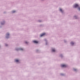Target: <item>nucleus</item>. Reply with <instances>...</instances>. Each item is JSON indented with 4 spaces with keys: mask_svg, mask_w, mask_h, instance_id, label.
Wrapping results in <instances>:
<instances>
[{
    "mask_svg": "<svg viewBox=\"0 0 80 80\" xmlns=\"http://www.w3.org/2000/svg\"><path fill=\"white\" fill-rule=\"evenodd\" d=\"M67 65L65 64H62L61 65V67H66Z\"/></svg>",
    "mask_w": 80,
    "mask_h": 80,
    "instance_id": "2",
    "label": "nucleus"
},
{
    "mask_svg": "<svg viewBox=\"0 0 80 80\" xmlns=\"http://www.w3.org/2000/svg\"><path fill=\"white\" fill-rule=\"evenodd\" d=\"M33 42L35 43H38V42L37 41H33Z\"/></svg>",
    "mask_w": 80,
    "mask_h": 80,
    "instance_id": "4",
    "label": "nucleus"
},
{
    "mask_svg": "<svg viewBox=\"0 0 80 80\" xmlns=\"http://www.w3.org/2000/svg\"><path fill=\"white\" fill-rule=\"evenodd\" d=\"M15 62H19V60L18 59H16Z\"/></svg>",
    "mask_w": 80,
    "mask_h": 80,
    "instance_id": "6",
    "label": "nucleus"
},
{
    "mask_svg": "<svg viewBox=\"0 0 80 80\" xmlns=\"http://www.w3.org/2000/svg\"><path fill=\"white\" fill-rule=\"evenodd\" d=\"M15 11H12V13H15Z\"/></svg>",
    "mask_w": 80,
    "mask_h": 80,
    "instance_id": "11",
    "label": "nucleus"
},
{
    "mask_svg": "<svg viewBox=\"0 0 80 80\" xmlns=\"http://www.w3.org/2000/svg\"><path fill=\"white\" fill-rule=\"evenodd\" d=\"M7 36H9V33L7 34Z\"/></svg>",
    "mask_w": 80,
    "mask_h": 80,
    "instance_id": "10",
    "label": "nucleus"
},
{
    "mask_svg": "<svg viewBox=\"0 0 80 80\" xmlns=\"http://www.w3.org/2000/svg\"><path fill=\"white\" fill-rule=\"evenodd\" d=\"M52 51L53 52H55V49H53L52 50Z\"/></svg>",
    "mask_w": 80,
    "mask_h": 80,
    "instance_id": "5",
    "label": "nucleus"
},
{
    "mask_svg": "<svg viewBox=\"0 0 80 80\" xmlns=\"http://www.w3.org/2000/svg\"><path fill=\"white\" fill-rule=\"evenodd\" d=\"M6 45V46H7V45Z\"/></svg>",
    "mask_w": 80,
    "mask_h": 80,
    "instance_id": "15",
    "label": "nucleus"
},
{
    "mask_svg": "<svg viewBox=\"0 0 80 80\" xmlns=\"http://www.w3.org/2000/svg\"><path fill=\"white\" fill-rule=\"evenodd\" d=\"M59 10L61 12H63V11L62 10V9L61 8Z\"/></svg>",
    "mask_w": 80,
    "mask_h": 80,
    "instance_id": "7",
    "label": "nucleus"
},
{
    "mask_svg": "<svg viewBox=\"0 0 80 80\" xmlns=\"http://www.w3.org/2000/svg\"><path fill=\"white\" fill-rule=\"evenodd\" d=\"M71 44L72 45H73L74 44V43L73 42H71Z\"/></svg>",
    "mask_w": 80,
    "mask_h": 80,
    "instance_id": "8",
    "label": "nucleus"
},
{
    "mask_svg": "<svg viewBox=\"0 0 80 80\" xmlns=\"http://www.w3.org/2000/svg\"><path fill=\"white\" fill-rule=\"evenodd\" d=\"M78 9L80 11V7H79L78 8Z\"/></svg>",
    "mask_w": 80,
    "mask_h": 80,
    "instance_id": "12",
    "label": "nucleus"
},
{
    "mask_svg": "<svg viewBox=\"0 0 80 80\" xmlns=\"http://www.w3.org/2000/svg\"><path fill=\"white\" fill-rule=\"evenodd\" d=\"M26 43H27V42H26Z\"/></svg>",
    "mask_w": 80,
    "mask_h": 80,
    "instance_id": "14",
    "label": "nucleus"
},
{
    "mask_svg": "<svg viewBox=\"0 0 80 80\" xmlns=\"http://www.w3.org/2000/svg\"><path fill=\"white\" fill-rule=\"evenodd\" d=\"M20 50H23V48H21L20 49Z\"/></svg>",
    "mask_w": 80,
    "mask_h": 80,
    "instance_id": "9",
    "label": "nucleus"
},
{
    "mask_svg": "<svg viewBox=\"0 0 80 80\" xmlns=\"http://www.w3.org/2000/svg\"><path fill=\"white\" fill-rule=\"evenodd\" d=\"M45 35V33H43L40 35V37H43V36H44Z\"/></svg>",
    "mask_w": 80,
    "mask_h": 80,
    "instance_id": "3",
    "label": "nucleus"
},
{
    "mask_svg": "<svg viewBox=\"0 0 80 80\" xmlns=\"http://www.w3.org/2000/svg\"><path fill=\"white\" fill-rule=\"evenodd\" d=\"M76 69H74V70H75V71H76Z\"/></svg>",
    "mask_w": 80,
    "mask_h": 80,
    "instance_id": "13",
    "label": "nucleus"
},
{
    "mask_svg": "<svg viewBox=\"0 0 80 80\" xmlns=\"http://www.w3.org/2000/svg\"><path fill=\"white\" fill-rule=\"evenodd\" d=\"M74 8H77V7H78V5L77 4H75L74 6Z\"/></svg>",
    "mask_w": 80,
    "mask_h": 80,
    "instance_id": "1",
    "label": "nucleus"
}]
</instances>
